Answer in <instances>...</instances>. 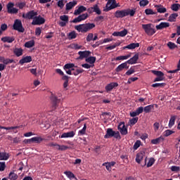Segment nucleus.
Returning <instances> with one entry per match:
<instances>
[{"mask_svg": "<svg viewBox=\"0 0 180 180\" xmlns=\"http://www.w3.org/2000/svg\"><path fill=\"white\" fill-rule=\"evenodd\" d=\"M94 27H96V25L94 23L87 22L76 25L75 29V30H77L79 33H87V32H90V30H92Z\"/></svg>", "mask_w": 180, "mask_h": 180, "instance_id": "1", "label": "nucleus"}, {"mask_svg": "<svg viewBox=\"0 0 180 180\" xmlns=\"http://www.w3.org/2000/svg\"><path fill=\"white\" fill-rule=\"evenodd\" d=\"M114 137L115 139H121L122 137L120 136V133L117 131H114L112 128L107 129V131H105V135H104V138L105 139H109Z\"/></svg>", "mask_w": 180, "mask_h": 180, "instance_id": "2", "label": "nucleus"}, {"mask_svg": "<svg viewBox=\"0 0 180 180\" xmlns=\"http://www.w3.org/2000/svg\"><path fill=\"white\" fill-rule=\"evenodd\" d=\"M142 29L148 36H153L156 33L155 29L152 24H143L141 25Z\"/></svg>", "mask_w": 180, "mask_h": 180, "instance_id": "3", "label": "nucleus"}, {"mask_svg": "<svg viewBox=\"0 0 180 180\" xmlns=\"http://www.w3.org/2000/svg\"><path fill=\"white\" fill-rule=\"evenodd\" d=\"M13 30H16L17 32H19L20 33H24L25 28L22 25V22L21 20L16 19L14 21V24L13 25Z\"/></svg>", "mask_w": 180, "mask_h": 180, "instance_id": "4", "label": "nucleus"}, {"mask_svg": "<svg viewBox=\"0 0 180 180\" xmlns=\"http://www.w3.org/2000/svg\"><path fill=\"white\" fill-rule=\"evenodd\" d=\"M153 75H155L157 77L154 79L153 82H162L165 79V74L158 70H151Z\"/></svg>", "mask_w": 180, "mask_h": 180, "instance_id": "5", "label": "nucleus"}, {"mask_svg": "<svg viewBox=\"0 0 180 180\" xmlns=\"http://www.w3.org/2000/svg\"><path fill=\"white\" fill-rule=\"evenodd\" d=\"M61 99L58 98L54 94H52L51 97V101L52 105V110L54 111L57 109L58 107V104L60 103Z\"/></svg>", "mask_w": 180, "mask_h": 180, "instance_id": "6", "label": "nucleus"}, {"mask_svg": "<svg viewBox=\"0 0 180 180\" xmlns=\"http://www.w3.org/2000/svg\"><path fill=\"white\" fill-rule=\"evenodd\" d=\"M46 20L41 15L37 16L34 18L32 22L33 26H40L41 25H44Z\"/></svg>", "mask_w": 180, "mask_h": 180, "instance_id": "7", "label": "nucleus"}, {"mask_svg": "<svg viewBox=\"0 0 180 180\" xmlns=\"http://www.w3.org/2000/svg\"><path fill=\"white\" fill-rule=\"evenodd\" d=\"M129 15V10L124 9V10H118L115 11V13H114V16L117 18H122L124 17H126Z\"/></svg>", "mask_w": 180, "mask_h": 180, "instance_id": "8", "label": "nucleus"}, {"mask_svg": "<svg viewBox=\"0 0 180 180\" xmlns=\"http://www.w3.org/2000/svg\"><path fill=\"white\" fill-rule=\"evenodd\" d=\"M37 15V12L34 11V10L30 11L27 12L26 14L23 13L22 14V18L25 19H28L29 20H31L33 19L34 20V18Z\"/></svg>", "mask_w": 180, "mask_h": 180, "instance_id": "9", "label": "nucleus"}, {"mask_svg": "<svg viewBox=\"0 0 180 180\" xmlns=\"http://www.w3.org/2000/svg\"><path fill=\"white\" fill-rule=\"evenodd\" d=\"M89 15L87 13H83L77 18H75L72 22V23H80V22H82V20H86V19L88 18Z\"/></svg>", "mask_w": 180, "mask_h": 180, "instance_id": "10", "label": "nucleus"}, {"mask_svg": "<svg viewBox=\"0 0 180 180\" xmlns=\"http://www.w3.org/2000/svg\"><path fill=\"white\" fill-rule=\"evenodd\" d=\"M118 131H120V133H121L122 136H126L128 134V130L124 122H121L118 124Z\"/></svg>", "mask_w": 180, "mask_h": 180, "instance_id": "11", "label": "nucleus"}, {"mask_svg": "<svg viewBox=\"0 0 180 180\" xmlns=\"http://www.w3.org/2000/svg\"><path fill=\"white\" fill-rule=\"evenodd\" d=\"M119 86V84L117 82H111L105 86V92L110 93L111 92L113 89H115Z\"/></svg>", "mask_w": 180, "mask_h": 180, "instance_id": "12", "label": "nucleus"}, {"mask_svg": "<svg viewBox=\"0 0 180 180\" xmlns=\"http://www.w3.org/2000/svg\"><path fill=\"white\" fill-rule=\"evenodd\" d=\"M79 57L77 58V60H84V58H86L89 56L91 54L90 51H80L78 53Z\"/></svg>", "mask_w": 180, "mask_h": 180, "instance_id": "13", "label": "nucleus"}, {"mask_svg": "<svg viewBox=\"0 0 180 180\" xmlns=\"http://www.w3.org/2000/svg\"><path fill=\"white\" fill-rule=\"evenodd\" d=\"M108 1L107 2V11H110L113 8H117V6H116V0H107Z\"/></svg>", "mask_w": 180, "mask_h": 180, "instance_id": "14", "label": "nucleus"}, {"mask_svg": "<svg viewBox=\"0 0 180 180\" xmlns=\"http://www.w3.org/2000/svg\"><path fill=\"white\" fill-rule=\"evenodd\" d=\"M139 58V53H135L134 56L132 58H129L128 60H127L126 63L130 65L136 64Z\"/></svg>", "mask_w": 180, "mask_h": 180, "instance_id": "15", "label": "nucleus"}, {"mask_svg": "<svg viewBox=\"0 0 180 180\" xmlns=\"http://www.w3.org/2000/svg\"><path fill=\"white\" fill-rule=\"evenodd\" d=\"M128 33L127 30L124 29L121 32H114V33H112V36L115 37H124V36H127Z\"/></svg>", "mask_w": 180, "mask_h": 180, "instance_id": "16", "label": "nucleus"}, {"mask_svg": "<svg viewBox=\"0 0 180 180\" xmlns=\"http://www.w3.org/2000/svg\"><path fill=\"white\" fill-rule=\"evenodd\" d=\"M127 64L128 63L126 61L124 63H121V65H118V67H117V68H115V72H120L123 71V70H124V69L128 70L129 66H127Z\"/></svg>", "mask_w": 180, "mask_h": 180, "instance_id": "17", "label": "nucleus"}, {"mask_svg": "<svg viewBox=\"0 0 180 180\" xmlns=\"http://www.w3.org/2000/svg\"><path fill=\"white\" fill-rule=\"evenodd\" d=\"M145 156V152L144 151H141L139 153H138L136 155V162L138 164H140L141 162L143 160V158Z\"/></svg>", "mask_w": 180, "mask_h": 180, "instance_id": "18", "label": "nucleus"}, {"mask_svg": "<svg viewBox=\"0 0 180 180\" xmlns=\"http://www.w3.org/2000/svg\"><path fill=\"white\" fill-rule=\"evenodd\" d=\"M32 61V58L31 56H27L25 57H22L21 60H20L19 63L21 65H23V64L31 63Z\"/></svg>", "mask_w": 180, "mask_h": 180, "instance_id": "19", "label": "nucleus"}, {"mask_svg": "<svg viewBox=\"0 0 180 180\" xmlns=\"http://www.w3.org/2000/svg\"><path fill=\"white\" fill-rule=\"evenodd\" d=\"M170 24L169 22H160L158 25L155 26L157 30H162V29H166L169 27Z\"/></svg>", "mask_w": 180, "mask_h": 180, "instance_id": "20", "label": "nucleus"}, {"mask_svg": "<svg viewBox=\"0 0 180 180\" xmlns=\"http://www.w3.org/2000/svg\"><path fill=\"white\" fill-rule=\"evenodd\" d=\"M88 11L90 13L96 12L98 15L101 13V11L97 4L93 6V7H91V8H89Z\"/></svg>", "mask_w": 180, "mask_h": 180, "instance_id": "21", "label": "nucleus"}, {"mask_svg": "<svg viewBox=\"0 0 180 180\" xmlns=\"http://www.w3.org/2000/svg\"><path fill=\"white\" fill-rule=\"evenodd\" d=\"M75 136V132L74 131H71L69 132L63 133L61 135V139L73 138Z\"/></svg>", "mask_w": 180, "mask_h": 180, "instance_id": "22", "label": "nucleus"}, {"mask_svg": "<svg viewBox=\"0 0 180 180\" xmlns=\"http://www.w3.org/2000/svg\"><path fill=\"white\" fill-rule=\"evenodd\" d=\"M86 11V8L85 6H79V8H77V9L75 11L74 14L75 15H78Z\"/></svg>", "mask_w": 180, "mask_h": 180, "instance_id": "23", "label": "nucleus"}, {"mask_svg": "<svg viewBox=\"0 0 180 180\" xmlns=\"http://www.w3.org/2000/svg\"><path fill=\"white\" fill-rule=\"evenodd\" d=\"M0 61L1 63H3L6 65H7L8 64H12V63H14L13 59L5 58L4 57H1Z\"/></svg>", "mask_w": 180, "mask_h": 180, "instance_id": "24", "label": "nucleus"}, {"mask_svg": "<svg viewBox=\"0 0 180 180\" xmlns=\"http://www.w3.org/2000/svg\"><path fill=\"white\" fill-rule=\"evenodd\" d=\"M155 8H156L157 12L160 13H165V12H167V8L162 5H155Z\"/></svg>", "mask_w": 180, "mask_h": 180, "instance_id": "25", "label": "nucleus"}, {"mask_svg": "<svg viewBox=\"0 0 180 180\" xmlns=\"http://www.w3.org/2000/svg\"><path fill=\"white\" fill-rule=\"evenodd\" d=\"M72 75L78 76L80 74H82L84 70L83 69H79L78 68H74L72 69Z\"/></svg>", "mask_w": 180, "mask_h": 180, "instance_id": "26", "label": "nucleus"}, {"mask_svg": "<svg viewBox=\"0 0 180 180\" xmlns=\"http://www.w3.org/2000/svg\"><path fill=\"white\" fill-rule=\"evenodd\" d=\"M64 174L68 176V179L72 180V179H75V180H79L75 175L73 172L71 171H65Z\"/></svg>", "mask_w": 180, "mask_h": 180, "instance_id": "27", "label": "nucleus"}, {"mask_svg": "<svg viewBox=\"0 0 180 180\" xmlns=\"http://www.w3.org/2000/svg\"><path fill=\"white\" fill-rule=\"evenodd\" d=\"M77 4V1H70L69 3H68L66 4V10L67 11H70L71 10L72 8H74L76 5Z\"/></svg>", "mask_w": 180, "mask_h": 180, "instance_id": "28", "label": "nucleus"}, {"mask_svg": "<svg viewBox=\"0 0 180 180\" xmlns=\"http://www.w3.org/2000/svg\"><path fill=\"white\" fill-rule=\"evenodd\" d=\"M131 56V54L117 56V58H115V61H120V60L123 61L124 60H128V58H130Z\"/></svg>", "mask_w": 180, "mask_h": 180, "instance_id": "29", "label": "nucleus"}, {"mask_svg": "<svg viewBox=\"0 0 180 180\" xmlns=\"http://www.w3.org/2000/svg\"><path fill=\"white\" fill-rule=\"evenodd\" d=\"M14 40L13 37H4L1 38V41H4V43H13Z\"/></svg>", "mask_w": 180, "mask_h": 180, "instance_id": "30", "label": "nucleus"}, {"mask_svg": "<svg viewBox=\"0 0 180 180\" xmlns=\"http://www.w3.org/2000/svg\"><path fill=\"white\" fill-rule=\"evenodd\" d=\"M13 53L16 57H20V56H22L23 54V50L21 48H15L13 50Z\"/></svg>", "mask_w": 180, "mask_h": 180, "instance_id": "31", "label": "nucleus"}, {"mask_svg": "<svg viewBox=\"0 0 180 180\" xmlns=\"http://www.w3.org/2000/svg\"><path fill=\"white\" fill-rule=\"evenodd\" d=\"M74 68H78V66H75L74 63H67L64 66V70L65 71L68 70H73Z\"/></svg>", "mask_w": 180, "mask_h": 180, "instance_id": "32", "label": "nucleus"}, {"mask_svg": "<svg viewBox=\"0 0 180 180\" xmlns=\"http://www.w3.org/2000/svg\"><path fill=\"white\" fill-rule=\"evenodd\" d=\"M176 120V115L171 116L169 121V124H168L169 128H172L173 126H174Z\"/></svg>", "mask_w": 180, "mask_h": 180, "instance_id": "33", "label": "nucleus"}, {"mask_svg": "<svg viewBox=\"0 0 180 180\" xmlns=\"http://www.w3.org/2000/svg\"><path fill=\"white\" fill-rule=\"evenodd\" d=\"M9 158L8 153L6 152H0V161L1 160H8Z\"/></svg>", "mask_w": 180, "mask_h": 180, "instance_id": "34", "label": "nucleus"}, {"mask_svg": "<svg viewBox=\"0 0 180 180\" xmlns=\"http://www.w3.org/2000/svg\"><path fill=\"white\" fill-rule=\"evenodd\" d=\"M178 16H179V14L176 13H174L171 14L168 18V22H176Z\"/></svg>", "mask_w": 180, "mask_h": 180, "instance_id": "35", "label": "nucleus"}, {"mask_svg": "<svg viewBox=\"0 0 180 180\" xmlns=\"http://www.w3.org/2000/svg\"><path fill=\"white\" fill-rule=\"evenodd\" d=\"M96 58L95 56H90L86 58V63H89V64H93V65H94V63H96Z\"/></svg>", "mask_w": 180, "mask_h": 180, "instance_id": "36", "label": "nucleus"}, {"mask_svg": "<svg viewBox=\"0 0 180 180\" xmlns=\"http://www.w3.org/2000/svg\"><path fill=\"white\" fill-rule=\"evenodd\" d=\"M154 108V105H148L147 106H145L143 108V112L147 114V113H150V111Z\"/></svg>", "mask_w": 180, "mask_h": 180, "instance_id": "37", "label": "nucleus"}, {"mask_svg": "<svg viewBox=\"0 0 180 180\" xmlns=\"http://www.w3.org/2000/svg\"><path fill=\"white\" fill-rule=\"evenodd\" d=\"M35 44V41L34 39H32L25 44V47H27V49H31V47H34Z\"/></svg>", "mask_w": 180, "mask_h": 180, "instance_id": "38", "label": "nucleus"}, {"mask_svg": "<svg viewBox=\"0 0 180 180\" xmlns=\"http://www.w3.org/2000/svg\"><path fill=\"white\" fill-rule=\"evenodd\" d=\"M20 129V126H15V127H2L0 125V129H5V130H16Z\"/></svg>", "mask_w": 180, "mask_h": 180, "instance_id": "39", "label": "nucleus"}, {"mask_svg": "<svg viewBox=\"0 0 180 180\" xmlns=\"http://www.w3.org/2000/svg\"><path fill=\"white\" fill-rule=\"evenodd\" d=\"M44 140V139H42L41 137L34 136L31 139V141L32 142H35L37 143H40Z\"/></svg>", "mask_w": 180, "mask_h": 180, "instance_id": "40", "label": "nucleus"}, {"mask_svg": "<svg viewBox=\"0 0 180 180\" xmlns=\"http://www.w3.org/2000/svg\"><path fill=\"white\" fill-rule=\"evenodd\" d=\"M139 43H131L128 45V50H134V49H136V47H139Z\"/></svg>", "mask_w": 180, "mask_h": 180, "instance_id": "41", "label": "nucleus"}, {"mask_svg": "<svg viewBox=\"0 0 180 180\" xmlns=\"http://www.w3.org/2000/svg\"><path fill=\"white\" fill-rule=\"evenodd\" d=\"M161 140L164 141V139L162 138V137H159V138H157V139H152L150 143L152 144H154V145H158L161 142Z\"/></svg>", "mask_w": 180, "mask_h": 180, "instance_id": "42", "label": "nucleus"}, {"mask_svg": "<svg viewBox=\"0 0 180 180\" xmlns=\"http://www.w3.org/2000/svg\"><path fill=\"white\" fill-rule=\"evenodd\" d=\"M8 178L10 179V180H17V179L18 178V175L13 172H11L8 175Z\"/></svg>", "mask_w": 180, "mask_h": 180, "instance_id": "43", "label": "nucleus"}, {"mask_svg": "<svg viewBox=\"0 0 180 180\" xmlns=\"http://www.w3.org/2000/svg\"><path fill=\"white\" fill-rule=\"evenodd\" d=\"M62 79H63V80L65 81V82L63 84V87H64V89H67V87L68 86V82H69V77L67 75H64Z\"/></svg>", "mask_w": 180, "mask_h": 180, "instance_id": "44", "label": "nucleus"}, {"mask_svg": "<svg viewBox=\"0 0 180 180\" xmlns=\"http://www.w3.org/2000/svg\"><path fill=\"white\" fill-rule=\"evenodd\" d=\"M69 148H70L69 146H65V145L60 146L58 144V146H57V150H60V151H65V150H68Z\"/></svg>", "mask_w": 180, "mask_h": 180, "instance_id": "45", "label": "nucleus"}, {"mask_svg": "<svg viewBox=\"0 0 180 180\" xmlns=\"http://www.w3.org/2000/svg\"><path fill=\"white\" fill-rule=\"evenodd\" d=\"M165 85H166L165 83H155V84H153L151 86L153 88H163L165 86Z\"/></svg>", "mask_w": 180, "mask_h": 180, "instance_id": "46", "label": "nucleus"}, {"mask_svg": "<svg viewBox=\"0 0 180 180\" xmlns=\"http://www.w3.org/2000/svg\"><path fill=\"white\" fill-rule=\"evenodd\" d=\"M68 37L69 40H73V39H76L77 34L75 31H72L68 34Z\"/></svg>", "mask_w": 180, "mask_h": 180, "instance_id": "47", "label": "nucleus"}, {"mask_svg": "<svg viewBox=\"0 0 180 180\" xmlns=\"http://www.w3.org/2000/svg\"><path fill=\"white\" fill-rule=\"evenodd\" d=\"M167 47H169V50H174V49H176V47H177V45H176V44L172 42V41H169L167 44Z\"/></svg>", "mask_w": 180, "mask_h": 180, "instance_id": "48", "label": "nucleus"}, {"mask_svg": "<svg viewBox=\"0 0 180 180\" xmlns=\"http://www.w3.org/2000/svg\"><path fill=\"white\" fill-rule=\"evenodd\" d=\"M139 121V117H135L129 120V124L131 126L135 125Z\"/></svg>", "mask_w": 180, "mask_h": 180, "instance_id": "49", "label": "nucleus"}, {"mask_svg": "<svg viewBox=\"0 0 180 180\" xmlns=\"http://www.w3.org/2000/svg\"><path fill=\"white\" fill-rule=\"evenodd\" d=\"M174 133V131H173L172 130L167 129L163 132V136L168 137V136H171L172 134H173Z\"/></svg>", "mask_w": 180, "mask_h": 180, "instance_id": "50", "label": "nucleus"}, {"mask_svg": "<svg viewBox=\"0 0 180 180\" xmlns=\"http://www.w3.org/2000/svg\"><path fill=\"white\" fill-rule=\"evenodd\" d=\"M86 124H84L83 126V129L79 130V136H84L86 134Z\"/></svg>", "mask_w": 180, "mask_h": 180, "instance_id": "51", "label": "nucleus"}, {"mask_svg": "<svg viewBox=\"0 0 180 180\" xmlns=\"http://www.w3.org/2000/svg\"><path fill=\"white\" fill-rule=\"evenodd\" d=\"M180 8L179 4H174L171 6V9L174 11H178Z\"/></svg>", "mask_w": 180, "mask_h": 180, "instance_id": "52", "label": "nucleus"}, {"mask_svg": "<svg viewBox=\"0 0 180 180\" xmlns=\"http://www.w3.org/2000/svg\"><path fill=\"white\" fill-rule=\"evenodd\" d=\"M155 162V160L154 158H150L146 165L147 167H151Z\"/></svg>", "mask_w": 180, "mask_h": 180, "instance_id": "53", "label": "nucleus"}, {"mask_svg": "<svg viewBox=\"0 0 180 180\" xmlns=\"http://www.w3.org/2000/svg\"><path fill=\"white\" fill-rule=\"evenodd\" d=\"M141 141L140 140H137L133 146V149L136 150L141 146Z\"/></svg>", "mask_w": 180, "mask_h": 180, "instance_id": "54", "label": "nucleus"}, {"mask_svg": "<svg viewBox=\"0 0 180 180\" xmlns=\"http://www.w3.org/2000/svg\"><path fill=\"white\" fill-rule=\"evenodd\" d=\"M137 1H139V6H146L149 4L148 0H136Z\"/></svg>", "mask_w": 180, "mask_h": 180, "instance_id": "55", "label": "nucleus"}, {"mask_svg": "<svg viewBox=\"0 0 180 180\" xmlns=\"http://www.w3.org/2000/svg\"><path fill=\"white\" fill-rule=\"evenodd\" d=\"M60 20L63 22H65L66 23H68L69 22V16L66 15H61L60 17Z\"/></svg>", "mask_w": 180, "mask_h": 180, "instance_id": "56", "label": "nucleus"}, {"mask_svg": "<svg viewBox=\"0 0 180 180\" xmlns=\"http://www.w3.org/2000/svg\"><path fill=\"white\" fill-rule=\"evenodd\" d=\"M170 170L172 172H179L180 171V167L173 165L170 167Z\"/></svg>", "mask_w": 180, "mask_h": 180, "instance_id": "57", "label": "nucleus"}, {"mask_svg": "<svg viewBox=\"0 0 180 180\" xmlns=\"http://www.w3.org/2000/svg\"><path fill=\"white\" fill-rule=\"evenodd\" d=\"M118 46H120V42H117L115 43V44L112 45V46H107V50H113L114 49H116Z\"/></svg>", "mask_w": 180, "mask_h": 180, "instance_id": "58", "label": "nucleus"}, {"mask_svg": "<svg viewBox=\"0 0 180 180\" xmlns=\"http://www.w3.org/2000/svg\"><path fill=\"white\" fill-rule=\"evenodd\" d=\"M134 73H135V70L133 68H130L129 70H128L126 72H125V75L126 76H131V75H133Z\"/></svg>", "mask_w": 180, "mask_h": 180, "instance_id": "59", "label": "nucleus"}, {"mask_svg": "<svg viewBox=\"0 0 180 180\" xmlns=\"http://www.w3.org/2000/svg\"><path fill=\"white\" fill-rule=\"evenodd\" d=\"M145 13L146 15H154V14H156L157 13H155L152 9L150 8H146L145 10Z\"/></svg>", "mask_w": 180, "mask_h": 180, "instance_id": "60", "label": "nucleus"}, {"mask_svg": "<svg viewBox=\"0 0 180 180\" xmlns=\"http://www.w3.org/2000/svg\"><path fill=\"white\" fill-rule=\"evenodd\" d=\"M91 40H94V34L89 33V34L87 35V37L86 38V41H91Z\"/></svg>", "mask_w": 180, "mask_h": 180, "instance_id": "61", "label": "nucleus"}, {"mask_svg": "<svg viewBox=\"0 0 180 180\" xmlns=\"http://www.w3.org/2000/svg\"><path fill=\"white\" fill-rule=\"evenodd\" d=\"M95 22H103L104 17L102 15L97 16L96 18H94Z\"/></svg>", "mask_w": 180, "mask_h": 180, "instance_id": "62", "label": "nucleus"}, {"mask_svg": "<svg viewBox=\"0 0 180 180\" xmlns=\"http://www.w3.org/2000/svg\"><path fill=\"white\" fill-rule=\"evenodd\" d=\"M18 8H11V10H9L8 11V13H15V14H16V13H18Z\"/></svg>", "mask_w": 180, "mask_h": 180, "instance_id": "63", "label": "nucleus"}, {"mask_svg": "<svg viewBox=\"0 0 180 180\" xmlns=\"http://www.w3.org/2000/svg\"><path fill=\"white\" fill-rule=\"evenodd\" d=\"M58 6L62 9L64 7V6H65L64 0H60L58 2Z\"/></svg>", "mask_w": 180, "mask_h": 180, "instance_id": "64", "label": "nucleus"}]
</instances>
